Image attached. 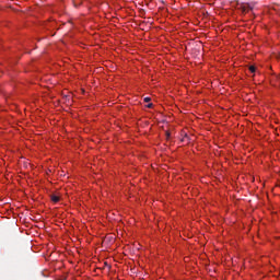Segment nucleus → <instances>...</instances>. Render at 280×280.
<instances>
[{"mask_svg":"<svg viewBox=\"0 0 280 280\" xmlns=\"http://www.w3.org/2000/svg\"><path fill=\"white\" fill-rule=\"evenodd\" d=\"M50 199L52 202H60V197H58L57 195H50Z\"/></svg>","mask_w":280,"mask_h":280,"instance_id":"obj_1","label":"nucleus"},{"mask_svg":"<svg viewBox=\"0 0 280 280\" xmlns=\"http://www.w3.org/2000/svg\"><path fill=\"white\" fill-rule=\"evenodd\" d=\"M250 10H253V8H250L248 4L243 7V12H250Z\"/></svg>","mask_w":280,"mask_h":280,"instance_id":"obj_2","label":"nucleus"},{"mask_svg":"<svg viewBox=\"0 0 280 280\" xmlns=\"http://www.w3.org/2000/svg\"><path fill=\"white\" fill-rule=\"evenodd\" d=\"M249 71H250V73H255V71H257V68H255V66H250Z\"/></svg>","mask_w":280,"mask_h":280,"instance_id":"obj_3","label":"nucleus"},{"mask_svg":"<svg viewBox=\"0 0 280 280\" xmlns=\"http://www.w3.org/2000/svg\"><path fill=\"white\" fill-rule=\"evenodd\" d=\"M80 3H82L80 0H74V8H78V5H80Z\"/></svg>","mask_w":280,"mask_h":280,"instance_id":"obj_4","label":"nucleus"},{"mask_svg":"<svg viewBox=\"0 0 280 280\" xmlns=\"http://www.w3.org/2000/svg\"><path fill=\"white\" fill-rule=\"evenodd\" d=\"M144 102H145V103L152 102V98H150V97H144Z\"/></svg>","mask_w":280,"mask_h":280,"instance_id":"obj_5","label":"nucleus"},{"mask_svg":"<svg viewBox=\"0 0 280 280\" xmlns=\"http://www.w3.org/2000/svg\"><path fill=\"white\" fill-rule=\"evenodd\" d=\"M152 106H153V104H152V103H149V104L147 105V108H152Z\"/></svg>","mask_w":280,"mask_h":280,"instance_id":"obj_6","label":"nucleus"},{"mask_svg":"<svg viewBox=\"0 0 280 280\" xmlns=\"http://www.w3.org/2000/svg\"><path fill=\"white\" fill-rule=\"evenodd\" d=\"M166 139H170V131H166Z\"/></svg>","mask_w":280,"mask_h":280,"instance_id":"obj_7","label":"nucleus"},{"mask_svg":"<svg viewBox=\"0 0 280 280\" xmlns=\"http://www.w3.org/2000/svg\"><path fill=\"white\" fill-rule=\"evenodd\" d=\"M188 137H187V135L185 136V139H187Z\"/></svg>","mask_w":280,"mask_h":280,"instance_id":"obj_8","label":"nucleus"}]
</instances>
